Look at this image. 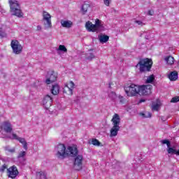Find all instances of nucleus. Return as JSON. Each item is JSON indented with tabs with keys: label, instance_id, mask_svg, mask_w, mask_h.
Returning <instances> with one entry per match:
<instances>
[{
	"label": "nucleus",
	"instance_id": "43",
	"mask_svg": "<svg viewBox=\"0 0 179 179\" xmlns=\"http://www.w3.org/2000/svg\"><path fill=\"white\" fill-rule=\"evenodd\" d=\"M146 100L145 99H140L139 103H145Z\"/></svg>",
	"mask_w": 179,
	"mask_h": 179
},
{
	"label": "nucleus",
	"instance_id": "7",
	"mask_svg": "<svg viewBox=\"0 0 179 179\" xmlns=\"http://www.w3.org/2000/svg\"><path fill=\"white\" fill-rule=\"evenodd\" d=\"M10 45L14 54L16 55L22 54V51H23V46L20 44V42L17 40H13L10 43Z\"/></svg>",
	"mask_w": 179,
	"mask_h": 179
},
{
	"label": "nucleus",
	"instance_id": "8",
	"mask_svg": "<svg viewBox=\"0 0 179 179\" xmlns=\"http://www.w3.org/2000/svg\"><path fill=\"white\" fill-rule=\"evenodd\" d=\"M58 78V73L50 71L48 72L47 79L45 80L46 85H51L54 82H57V78Z\"/></svg>",
	"mask_w": 179,
	"mask_h": 179
},
{
	"label": "nucleus",
	"instance_id": "6",
	"mask_svg": "<svg viewBox=\"0 0 179 179\" xmlns=\"http://www.w3.org/2000/svg\"><path fill=\"white\" fill-rule=\"evenodd\" d=\"M57 152L56 153V156L57 159L60 160H64L65 157H66L67 150L66 147L64 144H59L57 146Z\"/></svg>",
	"mask_w": 179,
	"mask_h": 179
},
{
	"label": "nucleus",
	"instance_id": "2",
	"mask_svg": "<svg viewBox=\"0 0 179 179\" xmlns=\"http://www.w3.org/2000/svg\"><path fill=\"white\" fill-rule=\"evenodd\" d=\"M152 65L153 61H152V59L144 58L141 59L136 66V68L139 66L140 72L141 73H145L146 72H150Z\"/></svg>",
	"mask_w": 179,
	"mask_h": 179
},
{
	"label": "nucleus",
	"instance_id": "36",
	"mask_svg": "<svg viewBox=\"0 0 179 179\" xmlns=\"http://www.w3.org/2000/svg\"><path fill=\"white\" fill-rule=\"evenodd\" d=\"M110 1L111 0H103L104 5H106V6H110Z\"/></svg>",
	"mask_w": 179,
	"mask_h": 179
},
{
	"label": "nucleus",
	"instance_id": "21",
	"mask_svg": "<svg viewBox=\"0 0 179 179\" xmlns=\"http://www.w3.org/2000/svg\"><path fill=\"white\" fill-rule=\"evenodd\" d=\"M165 61L168 65H173L174 64V57L172 56H167L165 58Z\"/></svg>",
	"mask_w": 179,
	"mask_h": 179
},
{
	"label": "nucleus",
	"instance_id": "9",
	"mask_svg": "<svg viewBox=\"0 0 179 179\" xmlns=\"http://www.w3.org/2000/svg\"><path fill=\"white\" fill-rule=\"evenodd\" d=\"M139 94L140 96H149L152 94V86L150 85H140L139 87Z\"/></svg>",
	"mask_w": 179,
	"mask_h": 179
},
{
	"label": "nucleus",
	"instance_id": "15",
	"mask_svg": "<svg viewBox=\"0 0 179 179\" xmlns=\"http://www.w3.org/2000/svg\"><path fill=\"white\" fill-rule=\"evenodd\" d=\"M85 27L88 31H92V33H95V31H97L98 30L96 25L92 23L90 21L86 22Z\"/></svg>",
	"mask_w": 179,
	"mask_h": 179
},
{
	"label": "nucleus",
	"instance_id": "5",
	"mask_svg": "<svg viewBox=\"0 0 179 179\" xmlns=\"http://www.w3.org/2000/svg\"><path fill=\"white\" fill-rule=\"evenodd\" d=\"M124 92L128 97H135L138 96L140 92V85L134 83L127 84L124 87Z\"/></svg>",
	"mask_w": 179,
	"mask_h": 179
},
{
	"label": "nucleus",
	"instance_id": "30",
	"mask_svg": "<svg viewBox=\"0 0 179 179\" xmlns=\"http://www.w3.org/2000/svg\"><path fill=\"white\" fill-rule=\"evenodd\" d=\"M119 100L121 104H125V101H127V99L122 96H119Z\"/></svg>",
	"mask_w": 179,
	"mask_h": 179
},
{
	"label": "nucleus",
	"instance_id": "42",
	"mask_svg": "<svg viewBox=\"0 0 179 179\" xmlns=\"http://www.w3.org/2000/svg\"><path fill=\"white\" fill-rule=\"evenodd\" d=\"M36 30H37V31H40V30H41V26L38 25L36 27Z\"/></svg>",
	"mask_w": 179,
	"mask_h": 179
},
{
	"label": "nucleus",
	"instance_id": "10",
	"mask_svg": "<svg viewBox=\"0 0 179 179\" xmlns=\"http://www.w3.org/2000/svg\"><path fill=\"white\" fill-rule=\"evenodd\" d=\"M43 20L44 26L46 29H51L52 27V23L51 22V15L47 11H43Z\"/></svg>",
	"mask_w": 179,
	"mask_h": 179
},
{
	"label": "nucleus",
	"instance_id": "14",
	"mask_svg": "<svg viewBox=\"0 0 179 179\" xmlns=\"http://www.w3.org/2000/svg\"><path fill=\"white\" fill-rule=\"evenodd\" d=\"M1 129H3V131H5L6 134H10V132H12V131L13 130V129H12V124H10V122H9V121H6L3 122L1 126Z\"/></svg>",
	"mask_w": 179,
	"mask_h": 179
},
{
	"label": "nucleus",
	"instance_id": "28",
	"mask_svg": "<svg viewBox=\"0 0 179 179\" xmlns=\"http://www.w3.org/2000/svg\"><path fill=\"white\" fill-rule=\"evenodd\" d=\"M168 148H169V149H168L167 152L169 155H171V154L172 155H177V150H175L173 148H170V147H168Z\"/></svg>",
	"mask_w": 179,
	"mask_h": 179
},
{
	"label": "nucleus",
	"instance_id": "33",
	"mask_svg": "<svg viewBox=\"0 0 179 179\" xmlns=\"http://www.w3.org/2000/svg\"><path fill=\"white\" fill-rule=\"evenodd\" d=\"M95 56L93 55V53H89L88 56L87 57V59H94Z\"/></svg>",
	"mask_w": 179,
	"mask_h": 179
},
{
	"label": "nucleus",
	"instance_id": "37",
	"mask_svg": "<svg viewBox=\"0 0 179 179\" xmlns=\"http://www.w3.org/2000/svg\"><path fill=\"white\" fill-rule=\"evenodd\" d=\"M148 115L146 116L145 113H142V114H141V115H143V117H144V118H148V117H152V113H148Z\"/></svg>",
	"mask_w": 179,
	"mask_h": 179
},
{
	"label": "nucleus",
	"instance_id": "39",
	"mask_svg": "<svg viewBox=\"0 0 179 179\" xmlns=\"http://www.w3.org/2000/svg\"><path fill=\"white\" fill-rule=\"evenodd\" d=\"M6 34L2 31H0V37H6Z\"/></svg>",
	"mask_w": 179,
	"mask_h": 179
},
{
	"label": "nucleus",
	"instance_id": "31",
	"mask_svg": "<svg viewBox=\"0 0 179 179\" xmlns=\"http://www.w3.org/2000/svg\"><path fill=\"white\" fill-rule=\"evenodd\" d=\"M24 156H26V151H22L18 154L17 158L20 159L22 157H24Z\"/></svg>",
	"mask_w": 179,
	"mask_h": 179
},
{
	"label": "nucleus",
	"instance_id": "16",
	"mask_svg": "<svg viewBox=\"0 0 179 179\" xmlns=\"http://www.w3.org/2000/svg\"><path fill=\"white\" fill-rule=\"evenodd\" d=\"M168 78L171 81H175L178 79V72L173 71L168 75Z\"/></svg>",
	"mask_w": 179,
	"mask_h": 179
},
{
	"label": "nucleus",
	"instance_id": "19",
	"mask_svg": "<svg viewBox=\"0 0 179 179\" xmlns=\"http://www.w3.org/2000/svg\"><path fill=\"white\" fill-rule=\"evenodd\" d=\"M36 177L38 179H47V174L44 171L36 172Z\"/></svg>",
	"mask_w": 179,
	"mask_h": 179
},
{
	"label": "nucleus",
	"instance_id": "26",
	"mask_svg": "<svg viewBox=\"0 0 179 179\" xmlns=\"http://www.w3.org/2000/svg\"><path fill=\"white\" fill-rule=\"evenodd\" d=\"M155 80V75L152 74L147 78L146 83H152Z\"/></svg>",
	"mask_w": 179,
	"mask_h": 179
},
{
	"label": "nucleus",
	"instance_id": "18",
	"mask_svg": "<svg viewBox=\"0 0 179 179\" xmlns=\"http://www.w3.org/2000/svg\"><path fill=\"white\" fill-rule=\"evenodd\" d=\"M61 24L62 27H66L67 29H69L70 27H72V24H73V23L69 20H62Z\"/></svg>",
	"mask_w": 179,
	"mask_h": 179
},
{
	"label": "nucleus",
	"instance_id": "27",
	"mask_svg": "<svg viewBox=\"0 0 179 179\" xmlns=\"http://www.w3.org/2000/svg\"><path fill=\"white\" fill-rule=\"evenodd\" d=\"M161 143H162V145H166L167 148H170V146H171V143H170V141L168 139L161 141Z\"/></svg>",
	"mask_w": 179,
	"mask_h": 179
},
{
	"label": "nucleus",
	"instance_id": "4",
	"mask_svg": "<svg viewBox=\"0 0 179 179\" xmlns=\"http://www.w3.org/2000/svg\"><path fill=\"white\" fill-rule=\"evenodd\" d=\"M113 127L110 129V137L117 136L118 135V131H120V124L121 122V118L120 115L115 113L111 119Z\"/></svg>",
	"mask_w": 179,
	"mask_h": 179
},
{
	"label": "nucleus",
	"instance_id": "11",
	"mask_svg": "<svg viewBox=\"0 0 179 179\" xmlns=\"http://www.w3.org/2000/svg\"><path fill=\"white\" fill-rule=\"evenodd\" d=\"M19 176V171L17 170V167L13 165L7 169V176L8 178L15 179Z\"/></svg>",
	"mask_w": 179,
	"mask_h": 179
},
{
	"label": "nucleus",
	"instance_id": "44",
	"mask_svg": "<svg viewBox=\"0 0 179 179\" xmlns=\"http://www.w3.org/2000/svg\"><path fill=\"white\" fill-rule=\"evenodd\" d=\"M113 85V83H109V87H110V89H111V85Z\"/></svg>",
	"mask_w": 179,
	"mask_h": 179
},
{
	"label": "nucleus",
	"instance_id": "23",
	"mask_svg": "<svg viewBox=\"0 0 179 179\" xmlns=\"http://www.w3.org/2000/svg\"><path fill=\"white\" fill-rule=\"evenodd\" d=\"M89 8H90V5L85 3L82 6L81 8V12L83 13V15H85L86 12H87V9H89Z\"/></svg>",
	"mask_w": 179,
	"mask_h": 179
},
{
	"label": "nucleus",
	"instance_id": "1",
	"mask_svg": "<svg viewBox=\"0 0 179 179\" xmlns=\"http://www.w3.org/2000/svg\"><path fill=\"white\" fill-rule=\"evenodd\" d=\"M79 150L76 145L69 146L67 148L66 157L71 156V157H76L73 162V169L77 171H80L83 166V156L78 155Z\"/></svg>",
	"mask_w": 179,
	"mask_h": 179
},
{
	"label": "nucleus",
	"instance_id": "20",
	"mask_svg": "<svg viewBox=\"0 0 179 179\" xmlns=\"http://www.w3.org/2000/svg\"><path fill=\"white\" fill-rule=\"evenodd\" d=\"M13 139H15L16 141H19L20 143H22V145L26 143V140L24 138H19L17 135L15 133H13Z\"/></svg>",
	"mask_w": 179,
	"mask_h": 179
},
{
	"label": "nucleus",
	"instance_id": "32",
	"mask_svg": "<svg viewBox=\"0 0 179 179\" xmlns=\"http://www.w3.org/2000/svg\"><path fill=\"white\" fill-rule=\"evenodd\" d=\"M179 101V96L173 97L171 100V103H178Z\"/></svg>",
	"mask_w": 179,
	"mask_h": 179
},
{
	"label": "nucleus",
	"instance_id": "29",
	"mask_svg": "<svg viewBox=\"0 0 179 179\" xmlns=\"http://www.w3.org/2000/svg\"><path fill=\"white\" fill-rule=\"evenodd\" d=\"M59 50L62 51L63 52H68V49L64 45H59Z\"/></svg>",
	"mask_w": 179,
	"mask_h": 179
},
{
	"label": "nucleus",
	"instance_id": "35",
	"mask_svg": "<svg viewBox=\"0 0 179 179\" xmlns=\"http://www.w3.org/2000/svg\"><path fill=\"white\" fill-rule=\"evenodd\" d=\"M6 169H8V166L6 164H3L0 168V171H1V173H3V171H5V170H6Z\"/></svg>",
	"mask_w": 179,
	"mask_h": 179
},
{
	"label": "nucleus",
	"instance_id": "17",
	"mask_svg": "<svg viewBox=\"0 0 179 179\" xmlns=\"http://www.w3.org/2000/svg\"><path fill=\"white\" fill-rule=\"evenodd\" d=\"M50 92L53 96H57L59 94V85L58 84H55L52 86Z\"/></svg>",
	"mask_w": 179,
	"mask_h": 179
},
{
	"label": "nucleus",
	"instance_id": "25",
	"mask_svg": "<svg viewBox=\"0 0 179 179\" xmlns=\"http://www.w3.org/2000/svg\"><path fill=\"white\" fill-rule=\"evenodd\" d=\"M95 27H96V29L99 30L101 27H103V25L101 24V21L99 19H96L95 20Z\"/></svg>",
	"mask_w": 179,
	"mask_h": 179
},
{
	"label": "nucleus",
	"instance_id": "3",
	"mask_svg": "<svg viewBox=\"0 0 179 179\" xmlns=\"http://www.w3.org/2000/svg\"><path fill=\"white\" fill-rule=\"evenodd\" d=\"M10 5V12L13 16H17V17H23V12L20 9V4L17 0H8Z\"/></svg>",
	"mask_w": 179,
	"mask_h": 179
},
{
	"label": "nucleus",
	"instance_id": "22",
	"mask_svg": "<svg viewBox=\"0 0 179 179\" xmlns=\"http://www.w3.org/2000/svg\"><path fill=\"white\" fill-rule=\"evenodd\" d=\"M110 40V37L107 35H101L99 36L100 43H107Z\"/></svg>",
	"mask_w": 179,
	"mask_h": 179
},
{
	"label": "nucleus",
	"instance_id": "13",
	"mask_svg": "<svg viewBox=\"0 0 179 179\" xmlns=\"http://www.w3.org/2000/svg\"><path fill=\"white\" fill-rule=\"evenodd\" d=\"M43 107H45L46 110H48L52 104V97L50 95L45 96L43 100Z\"/></svg>",
	"mask_w": 179,
	"mask_h": 179
},
{
	"label": "nucleus",
	"instance_id": "24",
	"mask_svg": "<svg viewBox=\"0 0 179 179\" xmlns=\"http://www.w3.org/2000/svg\"><path fill=\"white\" fill-rule=\"evenodd\" d=\"M91 143L92 145H94V146H100V145H101V143H100L97 138H92Z\"/></svg>",
	"mask_w": 179,
	"mask_h": 179
},
{
	"label": "nucleus",
	"instance_id": "41",
	"mask_svg": "<svg viewBox=\"0 0 179 179\" xmlns=\"http://www.w3.org/2000/svg\"><path fill=\"white\" fill-rule=\"evenodd\" d=\"M22 145H23L24 149H25V150H27V143H24L22 144Z\"/></svg>",
	"mask_w": 179,
	"mask_h": 179
},
{
	"label": "nucleus",
	"instance_id": "38",
	"mask_svg": "<svg viewBox=\"0 0 179 179\" xmlns=\"http://www.w3.org/2000/svg\"><path fill=\"white\" fill-rule=\"evenodd\" d=\"M135 23H137V24H138L139 26H143V22L142 21H139V20H136Z\"/></svg>",
	"mask_w": 179,
	"mask_h": 179
},
{
	"label": "nucleus",
	"instance_id": "34",
	"mask_svg": "<svg viewBox=\"0 0 179 179\" xmlns=\"http://www.w3.org/2000/svg\"><path fill=\"white\" fill-rule=\"evenodd\" d=\"M159 104L156 103V104L152 106V110H154L155 111H158L159 110Z\"/></svg>",
	"mask_w": 179,
	"mask_h": 179
},
{
	"label": "nucleus",
	"instance_id": "12",
	"mask_svg": "<svg viewBox=\"0 0 179 179\" xmlns=\"http://www.w3.org/2000/svg\"><path fill=\"white\" fill-rule=\"evenodd\" d=\"M75 88V83L72 81L67 83L63 88V92L69 96L73 94V89Z\"/></svg>",
	"mask_w": 179,
	"mask_h": 179
},
{
	"label": "nucleus",
	"instance_id": "45",
	"mask_svg": "<svg viewBox=\"0 0 179 179\" xmlns=\"http://www.w3.org/2000/svg\"><path fill=\"white\" fill-rule=\"evenodd\" d=\"M112 94H115V92H112Z\"/></svg>",
	"mask_w": 179,
	"mask_h": 179
},
{
	"label": "nucleus",
	"instance_id": "40",
	"mask_svg": "<svg viewBox=\"0 0 179 179\" xmlns=\"http://www.w3.org/2000/svg\"><path fill=\"white\" fill-rule=\"evenodd\" d=\"M148 15H150V16H153V15L155 14V11H153V10H148Z\"/></svg>",
	"mask_w": 179,
	"mask_h": 179
}]
</instances>
